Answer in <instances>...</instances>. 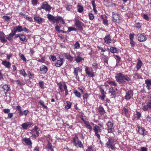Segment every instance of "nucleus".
Listing matches in <instances>:
<instances>
[{"mask_svg":"<svg viewBox=\"0 0 151 151\" xmlns=\"http://www.w3.org/2000/svg\"><path fill=\"white\" fill-rule=\"evenodd\" d=\"M115 78L116 81L120 84H124L127 81H131L129 76L124 75L122 73H119L116 75Z\"/></svg>","mask_w":151,"mask_h":151,"instance_id":"nucleus-1","label":"nucleus"},{"mask_svg":"<svg viewBox=\"0 0 151 151\" xmlns=\"http://www.w3.org/2000/svg\"><path fill=\"white\" fill-rule=\"evenodd\" d=\"M47 18L50 21L52 22V23L53 24H54L56 22H59L60 20H63L62 19V18L60 17H55L50 14H48L47 15Z\"/></svg>","mask_w":151,"mask_h":151,"instance_id":"nucleus-2","label":"nucleus"},{"mask_svg":"<svg viewBox=\"0 0 151 151\" xmlns=\"http://www.w3.org/2000/svg\"><path fill=\"white\" fill-rule=\"evenodd\" d=\"M85 71L86 76H87L89 77H93L95 76L94 73L92 69H90L88 67H86Z\"/></svg>","mask_w":151,"mask_h":151,"instance_id":"nucleus-3","label":"nucleus"},{"mask_svg":"<svg viewBox=\"0 0 151 151\" xmlns=\"http://www.w3.org/2000/svg\"><path fill=\"white\" fill-rule=\"evenodd\" d=\"M83 24L77 19H76L75 25L79 30H82Z\"/></svg>","mask_w":151,"mask_h":151,"instance_id":"nucleus-4","label":"nucleus"},{"mask_svg":"<svg viewBox=\"0 0 151 151\" xmlns=\"http://www.w3.org/2000/svg\"><path fill=\"white\" fill-rule=\"evenodd\" d=\"M113 21L117 23L121 22L122 21V18L118 14H114L112 15Z\"/></svg>","mask_w":151,"mask_h":151,"instance_id":"nucleus-5","label":"nucleus"},{"mask_svg":"<svg viewBox=\"0 0 151 151\" xmlns=\"http://www.w3.org/2000/svg\"><path fill=\"white\" fill-rule=\"evenodd\" d=\"M107 130L108 133H112L113 131V123L111 122H108L107 124Z\"/></svg>","mask_w":151,"mask_h":151,"instance_id":"nucleus-6","label":"nucleus"},{"mask_svg":"<svg viewBox=\"0 0 151 151\" xmlns=\"http://www.w3.org/2000/svg\"><path fill=\"white\" fill-rule=\"evenodd\" d=\"M138 40L140 42H143L147 40L146 37L142 34H139L137 36Z\"/></svg>","mask_w":151,"mask_h":151,"instance_id":"nucleus-7","label":"nucleus"},{"mask_svg":"<svg viewBox=\"0 0 151 151\" xmlns=\"http://www.w3.org/2000/svg\"><path fill=\"white\" fill-rule=\"evenodd\" d=\"M137 127L138 129V132L140 134L144 136L146 135L147 132L143 127L138 125L137 126Z\"/></svg>","mask_w":151,"mask_h":151,"instance_id":"nucleus-8","label":"nucleus"},{"mask_svg":"<svg viewBox=\"0 0 151 151\" xmlns=\"http://www.w3.org/2000/svg\"><path fill=\"white\" fill-rule=\"evenodd\" d=\"M133 96V91L132 90L128 91L126 92V95L125 96V99L127 100H129L130 99L131 97Z\"/></svg>","mask_w":151,"mask_h":151,"instance_id":"nucleus-9","label":"nucleus"},{"mask_svg":"<svg viewBox=\"0 0 151 151\" xmlns=\"http://www.w3.org/2000/svg\"><path fill=\"white\" fill-rule=\"evenodd\" d=\"M64 61V59L60 58V60H57L55 64V65L57 67H60L62 65Z\"/></svg>","mask_w":151,"mask_h":151,"instance_id":"nucleus-10","label":"nucleus"},{"mask_svg":"<svg viewBox=\"0 0 151 151\" xmlns=\"http://www.w3.org/2000/svg\"><path fill=\"white\" fill-rule=\"evenodd\" d=\"M109 93H111L110 96L111 98H115L116 96L115 90L113 87H111L109 88Z\"/></svg>","mask_w":151,"mask_h":151,"instance_id":"nucleus-11","label":"nucleus"},{"mask_svg":"<svg viewBox=\"0 0 151 151\" xmlns=\"http://www.w3.org/2000/svg\"><path fill=\"white\" fill-rule=\"evenodd\" d=\"M32 125V123L29 122L24 123L22 124V126L23 129H27L28 128L30 127Z\"/></svg>","mask_w":151,"mask_h":151,"instance_id":"nucleus-12","label":"nucleus"},{"mask_svg":"<svg viewBox=\"0 0 151 151\" xmlns=\"http://www.w3.org/2000/svg\"><path fill=\"white\" fill-rule=\"evenodd\" d=\"M5 35L2 32H0V40L1 42L4 43L6 42L7 41L5 39Z\"/></svg>","mask_w":151,"mask_h":151,"instance_id":"nucleus-13","label":"nucleus"},{"mask_svg":"<svg viewBox=\"0 0 151 151\" xmlns=\"http://www.w3.org/2000/svg\"><path fill=\"white\" fill-rule=\"evenodd\" d=\"M47 68L45 65H42L40 67V70L42 73H46L47 72Z\"/></svg>","mask_w":151,"mask_h":151,"instance_id":"nucleus-14","label":"nucleus"},{"mask_svg":"<svg viewBox=\"0 0 151 151\" xmlns=\"http://www.w3.org/2000/svg\"><path fill=\"white\" fill-rule=\"evenodd\" d=\"M145 83L146 84V86L147 89L150 90L151 88L150 86H151V79H148L145 81Z\"/></svg>","mask_w":151,"mask_h":151,"instance_id":"nucleus-15","label":"nucleus"},{"mask_svg":"<svg viewBox=\"0 0 151 151\" xmlns=\"http://www.w3.org/2000/svg\"><path fill=\"white\" fill-rule=\"evenodd\" d=\"M16 109L18 111L19 116H21L24 115L23 111L22 110L21 107L20 106L18 105L16 106Z\"/></svg>","mask_w":151,"mask_h":151,"instance_id":"nucleus-16","label":"nucleus"},{"mask_svg":"<svg viewBox=\"0 0 151 151\" xmlns=\"http://www.w3.org/2000/svg\"><path fill=\"white\" fill-rule=\"evenodd\" d=\"M34 19L39 24H41L42 22L43 19L42 18L36 16L34 17Z\"/></svg>","mask_w":151,"mask_h":151,"instance_id":"nucleus-17","label":"nucleus"},{"mask_svg":"<svg viewBox=\"0 0 151 151\" xmlns=\"http://www.w3.org/2000/svg\"><path fill=\"white\" fill-rule=\"evenodd\" d=\"M42 9H45L46 11H50L51 9V7L48 4H43L41 7Z\"/></svg>","mask_w":151,"mask_h":151,"instance_id":"nucleus-18","label":"nucleus"},{"mask_svg":"<svg viewBox=\"0 0 151 151\" xmlns=\"http://www.w3.org/2000/svg\"><path fill=\"white\" fill-rule=\"evenodd\" d=\"M63 56L65 58L70 60V61H72L73 60V57H72L69 54L67 53H64Z\"/></svg>","mask_w":151,"mask_h":151,"instance_id":"nucleus-19","label":"nucleus"},{"mask_svg":"<svg viewBox=\"0 0 151 151\" xmlns=\"http://www.w3.org/2000/svg\"><path fill=\"white\" fill-rule=\"evenodd\" d=\"M2 64L5 66L6 68H9L11 65V63L9 62H7L6 60H4L2 62Z\"/></svg>","mask_w":151,"mask_h":151,"instance_id":"nucleus-20","label":"nucleus"},{"mask_svg":"<svg viewBox=\"0 0 151 151\" xmlns=\"http://www.w3.org/2000/svg\"><path fill=\"white\" fill-rule=\"evenodd\" d=\"M2 88L5 93L10 90V87L9 85H5L3 86Z\"/></svg>","mask_w":151,"mask_h":151,"instance_id":"nucleus-21","label":"nucleus"},{"mask_svg":"<svg viewBox=\"0 0 151 151\" xmlns=\"http://www.w3.org/2000/svg\"><path fill=\"white\" fill-rule=\"evenodd\" d=\"M13 30L16 33L17 32H21L22 31H23L22 27L21 26H17L14 27Z\"/></svg>","mask_w":151,"mask_h":151,"instance_id":"nucleus-22","label":"nucleus"},{"mask_svg":"<svg viewBox=\"0 0 151 151\" xmlns=\"http://www.w3.org/2000/svg\"><path fill=\"white\" fill-rule=\"evenodd\" d=\"M75 60L77 63L80 62L82 60H84V59L81 57L80 55H78L77 56L75 57Z\"/></svg>","mask_w":151,"mask_h":151,"instance_id":"nucleus-23","label":"nucleus"},{"mask_svg":"<svg viewBox=\"0 0 151 151\" xmlns=\"http://www.w3.org/2000/svg\"><path fill=\"white\" fill-rule=\"evenodd\" d=\"M138 61L136 65V68L137 70H139L141 68L142 63L141 60L139 59H138Z\"/></svg>","mask_w":151,"mask_h":151,"instance_id":"nucleus-24","label":"nucleus"},{"mask_svg":"<svg viewBox=\"0 0 151 151\" xmlns=\"http://www.w3.org/2000/svg\"><path fill=\"white\" fill-rule=\"evenodd\" d=\"M93 130L95 133L100 132H101V129L98 126L96 125L93 128Z\"/></svg>","mask_w":151,"mask_h":151,"instance_id":"nucleus-25","label":"nucleus"},{"mask_svg":"<svg viewBox=\"0 0 151 151\" xmlns=\"http://www.w3.org/2000/svg\"><path fill=\"white\" fill-rule=\"evenodd\" d=\"M23 141L28 145H31L32 142L29 138H25L23 139Z\"/></svg>","mask_w":151,"mask_h":151,"instance_id":"nucleus-26","label":"nucleus"},{"mask_svg":"<svg viewBox=\"0 0 151 151\" xmlns=\"http://www.w3.org/2000/svg\"><path fill=\"white\" fill-rule=\"evenodd\" d=\"M108 139V141L106 143V145L107 146L113 145L114 142V140L112 138H109Z\"/></svg>","mask_w":151,"mask_h":151,"instance_id":"nucleus-27","label":"nucleus"},{"mask_svg":"<svg viewBox=\"0 0 151 151\" xmlns=\"http://www.w3.org/2000/svg\"><path fill=\"white\" fill-rule=\"evenodd\" d=\"M104 40L105 41V42L106 43H111V40L109 36V35H107V36H106L104 38Z\"/></svg>","mask_w":151,"mask_h":151,"instance_id":"nucleus-28","label":"nucleus"},{"mask_svg":"<svg viewBox=\"0 0 151 151\" xmlns=\"http://www.w3.org/2000/svg\"><path fill=\"white\" fill-rule=\"evenodd\" d=\"M84 122L85 124V127L88 129H89L90 131L92 130V127L90 125L89 122L88 121H84Z\"/></svg>","mask_w":151,"mask_h":151,"instance_id":"nucleus-29","label":"nucleus"},{"mask_svg":"<svg viewBox=\"0 0 151 151\" xmlns=\"http://www.w3.org/2000/svg\"><path fill=\"white\" fill-rule=\"evenodd\" d=\"M80 71H81L80 68L79 67H77L74 68L73 73L76 76H77L78 74V72Z\"/></svg>","mask_w":151,"mask_h":151,"instance_id":"nucleus-30","label":"nucleus"},{"mask_svg":"<svg viewBox=\"0 0 151 151\" xmlns=\"http://www.w3.org/2000/svg\"><path fill=\"white\" fill-rule=\"evenodd\" d=\"M99 112L101 114H104L105 113V111L104 109L101 106H100L98 109Z\"/></svg>","mask_w":151,"mask_h":151,"instance_id":"nucleus-31","label":"nucleus"},{"mask_svg":"<svg viewBox=\"0 0 151 151\" xmlns=\"http://www.w3.org/2000/svg\"><path fill=\"white\" fill-rule=\"evenodd\" d=\"M19 37L20 40L22 41H24L26 39V37L25 35L22 34H19Z\"/></svg>","mask_w":151,"mask_h":151,"instance_id":"nucleus-32","label":"nucleus"},{"mask_svg":"<svg viewBox=\"0 0 151 151\" xmlns=\"http://www.w3.org/2000/svg\"><path fill=\"white\" fill-rule=\"evenodd\" d=\"M65 8L66 10L68 11L71 12L73 10L72 6L70 4L67 5L65 6Z\"/></svg>","mask_w":151,"mask_h":151,"instance_id":"nucleus-33","label":"nucleus"},{"mask_svg":"<svg viewBox=\"0 0 151 151\" xmlns=\"http://www.w3.org/2000/svg\"><path fill=\"white\" fill-rule=\"evenodd\" d=\"M73 93L75 94V96L76 97L78 98H79L81 97V94L77 90H75L74 91Z\"/></svg>","mask_w":151,"mask_h":151,"instance_id":"nucleus-34","label":"nucleus"},{"mask_svg":"<svg viewBox=\"0 0 151 151\" xmlns=\"http://www.w3.org/2000/svg\"><path fill=\"white\" fill-rule=\"evenodd\" d=\"M109 85L114 86H116L117 84L116 83L115 81H107Z\"/></svg>","mask_w":151,"mask_h":151,"instance_id":"nucleus-35","label":"nucleus"},{"mask_svg":"<svg viewBox=\"0 0 151 151\" xmlns=\"http://www.w3.org/2000/svg\"><path fill=\"white\" fill-rule=\"evenodd\" d=\"M52 146L51 143L48 142V144L47 145L46 147L47 148L50 149L51 151H53V149L52 147Z\"/></svg>","mask_w":151,"mask_h":151,"instance_id":"nucleus-36","label":"nucleus"},{"mask_svg":"<svg viewBox=\"0 0 151 151\" xmlns=\"http://www.w3.org/2000/svg\"><path fill=\"white\" fill-rule=\"evenodd\" d=\"M74 49H78L80 48V45L79 42L77 41L74 45L73 46Z\"/></svg>","mask_w":151,"mask_h":151,"instance_id":"nucleus-37","label":"nucleus"},{"mask_svg":"<svg viewBox=\"0 0 151 151\" xmlns=\"http://www.w3.org/2000/svg\"><path fill=\"white\" fill-rule=\"evenodd\" d=\"M67 105L65 106V108L66 109H70L71 106V103L69 101H66V102Z\"/></svg>","mask_w":151,"mask_h":151,"instance_id":"nucleus-38","label":"nucleus"},{"mask_svg":"<svg viewBox=\"0 0 151 151\" xmlns=\"http://www.w3.org/2000/svg\"><path fill=\"white\" fill-rule=\"evenodd\" d=\"M77 144L78 145V147H80L83 148V145L82 144L80 140H79V139H78L77 140Z\"/></svg>","mask_w":151,"mask_h":151,"instance_id":"nucleus-39","label":"nucleus"},{"mask_svg":"<svg viewBox=\"0 0 151 151\" xmlns=\"http://www.w3.org/2000/svg\"><path fill=\"white\" fill-rule=\"evenodd\" d=\"M117 50L116 48L113 47H111L110 48V51L113 53H116Z\"/></svg>","mask_w":151,"mask_h":151,"instance_id":"nucleus-40","label":"nucleus"},{"mask_svg":"<svg viewBox=\"0 0 151 151\" xmlns=\"http://www.w3.org/2000/svg\"><path fill=\"white\" fill-rule=\"evenodd\" d=\"M3 18L4 19L5 21L8 22L10 21V18L9 16H4L3 17Z\"/></svg>","mask_w":151,"mask_h":151,"instance_id":"nucleus-41","label":"nucleus"},{"mask_svg":"<svg viewBox=\"0 0 151 151\" xmlns=\"http://www.w3.org/2000/svg\"><path fill=\"white\" fill-rule=\"evenodd\" d=\"M103 19V23L104 24L106 25H108V21L106 17H101Z\"/></svg>","mask_w":151,"mask_h":151,"instance_id":"nucleus-42","label":"nucleus"},{"mask_svg":"<svg viewBox=\"0 0 151 151\" xmlns=\"http://www.w3.org/2000/svg\"><path fill=\"white\" fill-rule=\"evenodd\" d=\"M32 4L34 6H36L38 4V0H31Z\"/></svg>","mask_w":151,"mask_h":151,"instance_id":"nucleus-43","label":"nucleus"},{"mask_svg":"<svg viewBox=\"0 0 151 151\" xmlns=\"http://www.w3.org/2000/svg\"><path fill=\"white\" fill-rule=\"evenodd\" d=\"M78 137L77 136H76L75 138H73V142L74 143L75 146L77 145V142H76V140H78Z\"/></svg>","mask_w":151,"mask_h":151,"instance_id":"nucleus-44","label":"nucleus"},{"mask_svg":"<svg viewBox=\"0 0 151 151\" xmlns=\"http://www.w3.org/2000/svg\"><path fill=\"white\" fill-rule=\"evenodd\" d=\"M122 112L124 114H125L126 115H127L128 113V110L125 108H124L122 109Z\"/></svg>","mask_w":151,"mask_h":151,"instance_id":"nucleus-45","label":"nucleus"},{"mask_svg":"<svg viewBox=\"0 0 151 151\" xmlns=\"http://www.w3.org/2000/svg\"><path fill=\"white\" fill-rule=\"evenodd\" d=\"M64 90L65 91V95H67L68 94V90L67 89V87L66 85L64 84Z\"/></svg>","mask_w":151,"mask_h":151,"instance_id":"nucleus-46","label":"nucleus"},{"mask_svg":"<svg viewBox=\"0 0 151 151\" xmlns=\"http://www.w3.org/2000/svg\"><path fill=\"white\" fill-rule=\"evenodd\" d=\"M78 11L81 13V12L83 10V8L81 6H78Z\"/></svg>","mask_w":151,"mask_h":151,"instance_id":"nucleus-47","label":"nucleus"},{"mask_svg":"<svg viewBox=\"0 0 151 151\" xmlns=\"http://www.w3.org/2000/svg\"><path fill=\"white\" fill-rule=\"evenodd\" d=\"M89 19L91 20H93L94 17L93 14L91 13H89Z\"/></svg>","mask_w":151,"mask_h":151,"instance_id":"nucleus-48","label":"nucleus"},{"mask_svg":"<svg viewBox=\"0 0 151 151\" xmlns=\"http://www.w3.org/2000/svg\"><path fill=\"white\" fill-rule=\"evenodd\" d=\"M15 33H16L14 31L13 29L12 32L9 34V37L11 38L13 37V36H14L15 35Z\"/></svg>","mask_w":151,"mask_h":151,"instance_id":"nucleus-49","label":"nucleus"},{"mask_svg":"<svg viewBox=\"0 0 151 151\" xmlns=\"http://www.w3.org/2000/svg\"><path fill=\"white\" fill-rule=\"evenodd\" d=\"M20 74L24 76H26L27 74L24 71V69L21 70H20Z\"/></svg>","mask_w":151,"mask_h":151,"instance_id":"nucleus-50","label":"nucleus"},{"mask_svg":"<svg viewBox=\"0 0 151 151\" xmlns=\"http://www.w3.org/2000/svg\"><path fill=\"white\" fill-rule=\"evenodd\" d=\"M58 85L59 86V88L60 90L63 92V85L62 84L60 83H59L58 84Z\"/></svg>","mask_w":151,"mask_h":151,"instance_id":"nucleus-51","label":"nucleus"},{"mask_svg":"<svg viewBox=\"0 0 151 151\" xmlns=\"http://www.w3.org/2000/svg\"><path fill=\"white\" fill-rule=\"evenodd\" d=\"M39 86L40 87H41L42 88H44V83L43 81H40L39 82Z\"/></svg>","mask_w":151,"mask_h":151,"instance_id":"nucleus-52","label":"nucleus"},{"mask_svg":"<svg viewBox=\"0 0 151 151\" xmlns=\"http://www.w3.org/2000/svg\"><path fill=\"white\" fill-rule=\"evenodd\" d=\"M135 27L138 29L140 28L141 27V24L139 23H137L135 24Z\"/></svg>","mask_w":151,"mask_h":151,"instance_id":"nucleus-53","label":"nucleus"},{"mask_svg":"<svg viewBox=\"0 0 151 151\" xmlns=\"http://www.w3.org/2000/svg\"><path fill=\"white\" fill-rule=\"evenodd\" d=\"M100 91L101 93V95L105 94V92L102 88H100Z\"/></svg>","mask_w":151,"mask_h":151,"instance_id":"nucleus-54","label":"nucleus"},{"mask_svg":"<svg viewBox=\"0 0 151 151\" xmlns=\"http://www.w3.org/2000/svg\"><path fill=\"white\" fill-rule=\"evenodd\" d=\"M92 66L94 69L96 68L97 67V64L96 62H93L92 64Z\"/></svg>","mask_w":151,"mask_h":151,"instance_id":"nucleus-55","label":"nucleus"},{"mask_svg":"<svg viewBox=\"0 0 151 151\" xmlns=\"http://www.w3.org/2000/svg\"><path fill=\"white\" fill-rule=\"evenodd\" d=\"M134 34H130V35H129V39H130V40H133V39L134 38Z\"/></svg>","mask_w":151,"mask_h":151,"instance_id":"nucleus-56","label":"nucleus"},{"mask_svg":"<svg viewBox=\"0 0 151 151\" xmlns=\"http://www.w3.org/2000/svg\"><path fill=\"white\" fill-rule=\"evenodd\" d=\"M83 99L85 100L87 99L88 96L87 93H85L83 96Z\"/></svg>","mask_w":151,"mask_h":151,"instance_id":"nucleus-57","label":"nucleus"},{"mask_svg":"<svg viewBox=\"0 0 151 151\" xmlns=\"http://www.w3.org/2000/svg\"><path fill=\"white\" fill-rule=\"evenodd\" d=\"M109 59V57H105L104 59V62L107 63L108 64V60Z\"/></svg>","mask_w":151,"mask_h":151,"instance_id":"nucleus-58","label":"nucleus"},{"mask_svg":"<svg viewBox=\"0 0 151 151\" xmlns=\"http://www.w3.org/2000/svg\"><path fill=\"white\" fill-rule=\"evenodd\" d=\"M13 116V114L11 113H9L8 115L7 118L8 119H10Z\"/></svg>","mask_w":151,"mask_h":151,"instance_id":"nucleus-59","label":"nucleus"},{"mask_svg":"<svg viewBox=\"0 0 151 151\" xmlns=\"http://www.w3.org/2000/svg\"><path fill=\"white\" fill-rule=\"evenodd\" d=\"M10 110L8 109H5L3 111L5 113H8L10 112Z\"/></svg>","mask_w":151,"mask_h":151,"instance_id":"nucleus-60","label":"nucleus"},{"mask_svg":"<svg viewBox=\"0 0 151 151\" xmlns=\"http://www.w3.org/2000/svg\"><path fill=\"white\" fill-rule=\"evenodd\" d=\"M147 120L149 122H151V114L149 115L147 117Z\"/></svg>","mask_w":151,"mask_h":151,"instance_id":"nucleus-61","label":"nucleus"},{"mask_svg":"<svg viewBox=\"0 0 151 151\" xmlns=\"http://www.w3.org/2000/svg\"><path fill=\"white\" fill-rule=\"evenodd\" d=\"M140 151H147V148L144 147H141Z\"/></svg>","mask_w":151,"mask_h":151,"instance_id":"nucleus-62","label":"nucleus"},{"mask_svg":"<svg viewBox=\"0 0 151 151\" xmlns=\"http://www.w3.org/2000/svg\"><path fill=\"white\" fill-rule=\"evenodd\" d=\"M29 111L28 110H25L23 111V113L24 114V115H25V116H27V115L28 114Z\"/></svg>","mask_w":151,"mask_h":151,"instance_id":"nucleus-63","label":"nucleus"},{"mask_svg":"<svg viewBox=\"0 0 151 151\" xmlns=\"http://www.w3.org/2000/svg\"><path fill=\"white\" fill-rule=\"evenodd\" d=\"M86 151H93L92 147L91 146L89 147Z\"/></svg>","mask_w":151,"mask_h":151,"instance_id":"nucleus-64","label":"nucleus"}]
</instances>
